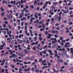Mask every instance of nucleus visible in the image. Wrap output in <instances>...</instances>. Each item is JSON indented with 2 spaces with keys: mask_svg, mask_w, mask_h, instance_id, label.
Listing matches in <instances>:
<instances>
[{
  "mask_svg": "<svg viewBox=\"0 0 73 73\" xmlns=\"http://www.w3.org/2000/svg\"><path fill=\"white\" fill-rule=\"evenodd\" d=\"M55 42L54 41H52V44H55Z\"/></svg>",
  "mask_w": 73,
  "mask_h": 73,
  "instance_id": "43",
  "label": "nucleus"
},
{
  "mask_svg": "<svg viewBox=\"0 0 73 73\" xmlns=\"http://www.w3.org/2000/svg\"><path fill=\"white\" fill-rule=\"evenodd\" d=\"M4 23L5 24H8V22L7 21H5Z\"/></svg>",
  "mask_w": 73,
  "mask_h": 73,
  "instance_id": "38",
  "label": "nucleus"
},
{
  "mask_svg": "<svg viewBox=\"0 0 73 73\" xmlns=\"http://www.w3.org/2000/svg\"><path fill=\"white\" fill-rule=\"evenodd\" d=\"M54 17L55 20H58V17L57 15H55L54 16Z\"/></svg>",
  "mask_w": 73,
  "mask_h": 73,
  "instance_id": "3",
  "label": "nucleus"
},
{
  "mask_svg": "<svg viewBox=\"0 0 73 73\" xmlns=\"http://www.w3.org/2000/svg\"><path fill=\"white\" fill-rule=\"evenodd\" d=\"M69 9H67L66 11H65L64 12V13H69Z\"/></svg>",
  "mask_w": 73,
  "mask_h": 73,
  "instance_id": "6",
  "label": "nucleus"
},
{
  "mask_svg": "<svg viewBox=\"0 0 73 73\" xmlns=\"http://www.w3.org/2000/svg\"><path fill=\"white\" fill-rule=\"evenodd\" d=\"M29 31H30V33H31V34H32V33H33V32L32 31V30H29Z\"/></svg>",
  "mask_w": 73,
  "mask_h": 73,
  "instance_id": "25",
  "label": "nucleus"
},
{
  "mask_svg": "<svg viewBox=\"0 0 73 73\" xmlns=\"http://www.w3.org/2000/svg\"><path fill=\"white\" fill-rule=\"evenodd\" d=\"M1 15L2 16V17H3V16H4V13L3 12L2 13H1Z\"/></svg>",
  "mask_w": 73,
  "mask_h": 73,
  "instance_id": "16",
  "label": "nucleus"
},
{
  "mask_svg": "<svg viewBox=\"0 0 73 73\" xmlns=\"http://www.w3.org/2000/svg\"><path fill=\"white\" fill-rule=\"evenodd\" d=\"M42 62H44V63H45V62H46V60H44L42 61Z\"/></svg>",
  "mask_w": 73,
  "mask_h": 73,
  "instance_id": "53",
  "label": "nucleus"
},
{
  "mask_svg": "<svg viewBox=\"0 0 73 73\" xmlns=\"http://www.w3.org/2000/svg\"><path fill=\"white\" fill-rule=\"evenodd\" d=\"M23 17V15H20L19 17V19H21Z\"/></svg>",
  "mask_w": 73,
  "mask_h": 73,
  "instance_id": "17",
  "label": "nucleus"
},
{
  "mask_svg": "<svg viewBox=\"0 0 73 73\" xmlns=\"http://www.w3.org/2000/svg\"><path fill=\"white\" fill-rule=\"evenodd\" d=\"M2 62H5V59H4L2 61Z\"/></svg>",
  "mask_w": 73,
  "mask_h": 73,
  "instance_id": "59",
  "label": "nucleus"
},
{
  "mask_svg": "<svg viewBox=\"0 0 73 73\" xmlns=\"http://www.w3.org/2000/svg\"><path fill=\"white\" fill-rule=\"evenodd\" d=\"M65 29H66L67 30L66 31V33H69V30L68 28H65Z\"/></svg>",
  "mask_w": 73,
  "mask_h": 73,
  "instance_id": "7",
  "label": "nucleus"
},
{
  "mask_svg": "<svg viewBox=\"0 0 73 73\" xmlns=\"http://www.w3.org/2000/svg\"><path fill=\"white\" fill-rule=\"evenodd\" d=\"M31 64V61H28L27 62L28 64Z\"/></svg>",
  "mask_w": 73,
  "mask_h": 73,
  "instance_id": "39",
  "label": "nucleus"
},
{
  "mask_svg": "<svg viewBox=\"0 0 73 73\" xmlns=\"http://www.w3.org/2000/svg\"><path fill=\"white\" fill-rule=\"evenodd\" d=\"M56 29L57 30H60V27H56Z\"/></svg>",
  "mask_w": 73,
  "mask_h": 73,
  "instance_id": "52",
  "label": "nucleus"
},
{
  "mask_svg": "<svg viewBox=\"0 0 73 73\" xmlns=\"http://www.w3.org/2000/svg\"><path fill=\"white\" fill-rule=\"evenodd\" d=\"M34 16L35 17L36 19H38V16H37V15H34Z\"/></svg>",
  "mask_w": 73,
  "mask_h": 73,
  "instance_id": "13",
  "label": "nucleus"
},
{
  "mask_svg": "<svg viewBox=\"0 0 73 73\" xmlns=\"http://www.w3.org/2000/svg\"><path fill=\"white\" fill-rule=\"evenodd\" d=\"M55 33H56V34H58V31L57 30H55Z\"/></svg>",
  "mask_w": 73,
  "mask_h": 73,
  "instance_id": "14",
  "label": "nucleus"
},
{
  "mask_svg": "<svg viewBox=\"0 0 73 73\" xmlns=\"http://www.w3.org/2000/svg\"><path fill=\"white\" fill-rule=\"evenodd\" d=\"M42 18V17L40 16L39 17V20H40L41 19V18Z\"/></svg>",
  "mask_w": 73,
  "mask_h": 73,
  "instance_id": "40",
  "label": "nucleus"
},
{
  "mask_svg": "<svg viewBox=\"0 0 73 73\" xmlns=\"http://www.w3.org/2000/svg\"><path fill=\"white\" fill-rule=\"evenodd\" d=\"M35 72H36V73L39 72V71L38 70V69H37L35 70Z\"/></svg>",
  "mask_w": 73,
  "mask_h": 73,
  "instance_id": "10",
  "label": "nucleus"
},
{
  "mask_svg": "<svg viewBox=\"0 0 73 73\" xmlns=\"http://www.w3.org/2000/svg\"><path fill=\"white\" fill-rule=\"evenodd\" d=\"M2 43L3 44H6L5 41H2Z\"/></svg>",
  "mask_w": 73,
  "mask_h": 73,
  "instance_id": "18",
  "label": "nucleus"
},
{
  "mask_svg": "<svg viewBox=\"0 0 73 73\" xmlns=\"http://www.w3.org/2000/svg\"><path fill=\"white\" fill-rule=\"evenodd\" d=\"M24 63L25 64H27V62H24Z\"/></svg>",
  "mask_w": 73,
  "mask_h": 73,
  "instance_id": "61",
  "label": "nucleus"
},
{
  "mask_svg": "<svg viewBox=\"0 0 73 73\" xmlns=\"http://www.w3.org/2000/svg\"><path fill=\"white\" fill-rule=\"evenodd\" d=\"M58 4V3L57 2H54L53 3V4L54 5H56V4Z\"/></svg>",
  "mask_w": 73,
  "mask_h": 73,
  "instance_id": "37",
  "label": "nucleus"
},
{
  "mask_svg": "<svg viewBox=\"0 0 73 73\" xmlns=\"http://www.w3.org/2000/svg\"><path fill=\"white\" fill-rule=\"evenodd\" d=\"M8 7H12V6L11 4H9L8 5Z\"/></svg>",
  "mask_w": 73,
  "mask_h": 73,
  "instance_id": "30",
  "label": "nucleus"
},
{
  "mask_svg": "<svg viewBox=\"0 0 73 73\" xmlns=\"http://www.w3.org/2000/svg\"><path fill=\"white\" fill-rule=\"evenodd\" d=\"M4 65V63H1V64H0V65L1 66H3Z\"/></svg>",
  "mask_w": 73,
  "mask_h": 73,
  "instance_id": "55",
  "label": "nucleus"
},
{
  "mask_svg": "<svg viewBox=\"0 0 73 73\" xmlns=\"http://www.w3.org/2000/svg\"><path fill=\"white\" fill-rule=\"evenodd\" d=\"M65 56H66V57H67V58H69V55H67L66 54H65Z\"/></svg>",
  "mask_w": 73,
  "mask_h": 73,
  "instance_id": "22",
  "label": "nucleus"
},
{
  "mask_svg": "<svg viewBox=\"0 0 73 73\" xmlns=\"http://www.w3.org/2000/svg\"><path fill=\"white\" fill-rule=\"evenodd\" d=\"M42 40V38L40 37L39 38V40H40V41Z\"/></svg>",
  "mask_w": 73,
  "mask_h": 73,
  "instance_id": "54",
  "label": "nucleus"
},
{
  "mask_svg": "<svg viewBox=\"0 0 73 73\" xmlns=\"http://www.w3.org/2000/svg\"><path fill=\"white\" fill-rule=\"evenodd\" d=\"M39 54H40V56H42V53H41V52H39Z\"/></svg>",
  "mask_w": 73,
  "mask_h": 73,
  "instance_id": "46",
  "label": "nucleus"
},
{
  "mask_svg": "<svg viewBox=\"0 0 73 73\" xmlns=\"http://www.w3.org/2000/svg\"><path fill=\"white\" fill-rule=\"evenodd\" d=\"M23 42L25 43H26V42H27V41H26L25 40H23Z\"/></svg>",
  "mask_w": 73,
  "mask_h": 73,
  "instance_id": "56",
  "label": "nucleus"
},
{
  "mask_svg": "<svg viewBox=\"0 0 73 73\" xmlns=\"http://www.w3.org/2000/svg\"><path fill=\"white\" fill-rule=\"evenodd\" d=\"M7 17H5V18L4 19V20H7Z\"/></svg>",
  "mask_w": 73,
  "mask_h": 73,
  "instance_id": "63",
  "label": "nucleus"
},
{
  "mask_svg": "<svg viewBox=\"0 0 73 73\" xmlns=\"http://www.w3.org/2000/svg\"><path fill=\"white\" fill-rule=\"evenodd\" d=\"M15 55H15V54H13V55H12V56H13V58H14V56Z\"/></svg>",
  "mask_w": 73,
  "mask_h": 73,
  "instance_id": "32",
  "label": "nucleus"
},
{
  "mask_svg": "<svg viewBox=\"0 0 73 73\" xmlns=\"http://www.w3.org/2000/svg\"><path fill=\"white\" fill-rule=\"evenodd\" d=\"M27 44H29V42L28 40H27Z\"/></svg>",
  "mask_w": 73,
  "mask_h": 73,
  "instance_id": "51",
  "label": "nucleus"
},
{
  "mask_svg": "<svg viewBox=\"0 0 73 73\" xmlns=\"http://www.w3.org/2000/svg\"><path fill=\"white\" fill-rule=\"evenodd\" d=\"M45 25H42V26L43 29H44V28H45Z\"/></svg>",
  "mask_w": 73,
  "mask_h": 73,
  "instance_id": "45",
  "label": "nucleus"
},
{
  "mask_svg": "<svg viewBox=\"0 0 73 73\" xmlns=\"http://www.w3.org/2000/svg\"><path fill=\"white\" fill-rule=\"evenodd\" d=\"M31 19L32 20H35V18L34 17H32L31 18Z\"/></svg>",
  "mask_w": 73,
  "mask_h": 73,
  "instance_id": "64",
  "label": "nucleus"
},
{
  "mask_svg": "<svg viewBox=\"0 0 73 73\" xmlns=\"http://www.w3.org/2000/svg\"><path fill=\"white\" fill-rule=\"evenodd\" d=\"M35 45H37V44H38V41H37L36 42H35Z\"/></svg>",
  "mask_w": 73,
  "mask_h": 73,
  "instance_id": "42",
  "label": "nucleus"
},
{
  "mask_svg": "<svg viewBox=\"0 0 73 73\" xmlns=\"http://www.w3.org/2000/svg\"><path fill=\"white\" fill-rule=\"evenodd\" d=\"M27 70L28 71H29L30 70V68H27Z\"/></svg>",
  "mask_w": 73,
  "mask_h": 73,
  "instance_id": "47",
  "label": "nucleus"
},
{
  "mask_svg": "<svg viewBox=\"0 0 73 73\" xmlns=\"http://www.w3.org/2000/svg\"><path fill=\"white\" fill-rule=\"evenodd\" d=\"M51 32L52 33H54V34L55 33V31L54 30H52Z\"/></svg>",
  "mask_w": 73,
  "mask_h": 73,
  "instance_id": "20",
  "label": "nucleus"
},
{
  "mask_svg": "<svg viewBox=\"0 0 73 73\" xmlns=\"http://www.w3.org/2000/svg\"><path fill=\"white\" fill-rule=\"evenodd\" d=\"M58 44H56L53 45L52 47H53V48H55L58 47Z\"/></svg>",
  "mask_w": 73,
  "mask_h": 73,
  "instance_id": "4",
  "label": "nucleus"
},
{
  "mask_svg": "<svg viewBox=\"0 0 73 73\" xmlns=\"http://www.w3.org/2000/svg\"><path fill=\"white\" fill-rule=\"evenodd\" d=\"M60 40H62L63 39V38L62 37H60Z\"/></svg>",
  "mask_w": 73,
  "mask_h": 73,
  "instance_id": "50",
  "label": "nucleus"
},
{
  "mask_svg": "<svg viewBox=\"0 0 73 73\" xmlns=\"http://www.w3.org/2000/svg\"><path fill=\"white\" fill-rule=\"evenodd\" d=\"M62 13V12H60V13L59 14V16H61Z\"/></svg>",
  "mask_w": 73,
  "mask_h": 73,
  "instance_id": "36",
  "label": "nucleus"
},
{
  "mask_svg": "<svg viewBox=\"0 0 73 73\" xmlns=\"http://www.w3.org/2000/svg\"><path fill=\"white\" fill-rule=\"evenodd\" d=\"M1 72H2V73H3L4 72V70L3 68L2 69Z\"/></svg>",
  "mask_w": 73,
  "mask_h": 73,
  "instance_id": "27",
  "label": "nucleus"
},
{
  "mask_svg": "<svg viewBox=\"0 0 73 73\" xmlns=\"http://www.w3.org/2000/svg\"><path fill=\"white\" fill-rule=\"evenodd\" d=\"M27 26H25V31H26L27 30Z\"/></svg>",
  "mask_w": 73,
  "mask_h": 73,
  "instance_id": "44",
  "label": "nucleus"
},
{
  "mask_svg": "<svg viewBox=\"0 0 73 73\" xmlns=\"http://www.w3.org/2000/svg\"><path fill=\"white\" fill-rule=\"evenodd\" d=\"M29 53V52L28 51H27L24 52V53L26 54H28Z\"/></svg>",
  "mask_w": 73,
  "mask_h": 73,
  "instance_id": "23",
  "label": "nucleus"
},
{
  "mask_svg": "<svg viewBox=\"0 0 73 73\" xmlns=\"http://www.w3.org/2000/svg\"><path fill=\"white\" fill-rule=\"evenodd\" d=\"M48 35L49 37H52V35H50V34H48Z\"/></svg>",
  "mask_w": 73,
  "mask_h": 73,
  "instance_id": "62",
  "label": "nucleus"
},
{
  "mask_svg": "<svg viewBox=\"0 0 73 73\" xmlns=\"http://www.w3.org/2000/svg\"><path fill=\"white\" fill-rule=\"evenodd\" d=\"M19 72H21L22 71V69L21 68H19Z\"/></svg>",
  "mask_w": 73,
  "mask_h": 73,
  "instance_id": "19",
  "label": "nucleus"
},
{
  "mask_svg": "<svg viewBox=\"0 0 73 73\" xmlns=\"http://www.w3.org/2000/svg\"><path fill=\"white\" fill-rule=\"evenodd\" d=\"M24 36V35L23 34H22V35H19V37H23Z\"/></svg>",
  "mask_w": 73,
  "mask_h": 73,
  "instance_id": "28",
  "label": "nucleus"
},
{
  "mask_svg": "<svg viewBox=\"0 0 73 73\" xmlns=\"http://www.w3.org/2000/svg\"><path fill=\"white\" fill-rule=\"evenodd\" d=\"M31 45H35V42H32V43H31Z\"/></svg>",
  "mask_w": 73,
  "mask_h": 73,
  "instance_id": "49",
  "label": "nucleus"
},
{
  "mask_svg": "<svg viewBox=\"0 0 73 73\" xmlns=\"http://www.w3.org/2000/svg\"><path fill=\"white\" fill-rule=\"evenodd\" d=\"M34 68H32V71H33V72H34V69H36L37 68V66H36V65H34Z\"/></svg>",
  "mask_w": 73,
  "mask_h": 73,
  "instance_id": "2",
  "label": "nucleus"
},
{
  "mask_svg": "<svg viewBox=\"0 0 73 73\" xmlns=\"http://www.w3.org/2000/svg\"><path fill=\"white\" fill-rule=\"evenodd\" d=\"M18 54L21 57L25 56V55L24 54H23V53L21 54L20 53H19Z\"/></svg>",
  "mask_w": 73,
  "mask_h": 73,
  "instance_id": "5",
  "label": "nucleus"
},
{
  "mask_svg": "<svg viewBox=\"0 0 73 73\" xmlns=\"http://www.w3.org/2000/svg\"><path fill=\"white\" fill-rule=\"evenodd\" d=\"M58 18L59 19H58V20L59 21H61V17L60 16Z\"/></svg>",
  "mask_w": 73,
  "mask_h": 73,
  "instance_id": "11",
  "label": "nucleus"
},
{
  "mask_svg": "<svg viewBox=\"0 0 73 73\" xmlns=\"http://www.w3.org/2000/svg\"><path fill=\"white\" fill-rule=\"evenodd\" d=\"M51 8L52 9V10H54V9H55V7H54V6H53V5H52L51 6Z\"/></svg>",
  "mask_w": 73,
  "mask_h": 73,
  "instance_id": "12",
  "label": "nucleus"
},
{
  "mask_svg": "<svg viewBox=\"0 0 73 73\" xmlns=\"http://www.w3.org/2000/svg\"><path fill=\"white\" fill-rule=\"evenodd\" d=\"M57 62L60 63H62L63 62V60L61 59H57Z\"/></svg>",
  "mask_w": 73,
  "mask_h": 73,
  "instance_id": "1",
  "label": "nucleus"
},
{
  "mask_svg": "<svg viewBox=\"0 0 73 73\" xmlns=\"http://www.w3.org/2000/svg\"><path fill=\"white\" fill-rule=\"evenodd\" d=\"M42 52H43V54H46V51H42Z\"/></svg>",
  "mask_w": 73,
  "mask_h": 73,
  "instance_id": "21",
  "label": "nucleus"
},
{
  "mask_svg": "<svg viewBox=\"0 0 73 73\" xmlns=\"http://www.w3.org/2000/svg\"><path fill=\"white\" fill-rule=\"evenodd\" d=\"M53 72H58V71H57L56 70H54Z\"/></svg>",
  "mask_w": 73,
  "mask_h": 73,
  "instance_id": "31",
  "label": "nucleus"
},
{
  "mask_svg": "<svg viewBox=\"0 0 73 73\" xmlns=\"http://www.w3.org/2000/svg\"><path fill=\"white\" fill-rule=\"evenodd\" d=\"M33 49L35 50H36V47L34 46V48H33Z\"/></svg>",
  "mask_w": 73,
  "mask_h": 73,
  "instance_id": "26",
  "label": "nucleus"
},
{
  "mask_svg": "<svg viewBox=\"0 0 73 73\" xmlns=\"http://www.w3.org/2000/svg\"><path fill=\"white\" fill-rule=\"evenodd\" d=\"M59 25H60V24L57 23L55 24V26H58Z\"/></svg>",
  "mask_w": 73,
  "mask_h": 73,
  "instance_id": "33",
  "label": "nucleus"
},
{
  "mask_svg": "<svg viewBox=\"0 0 73 73\" xmlns=\"http://www.w3.org/2000/svg\"><path fill=\"white\" fill-rule=\"evenodd\" d=\"M25 59H26V60L29 59H30V57H29V56H27L25 58Z\"/></svg>",
  "mask_w": 73,
  "mask_h": 73,
  "instance_id": "15",
  "label": "nucleus"
},
{
  "mask_svg": "<svg viewBox=\"0 0 73 73\" xmlns=\"http://www.w3.org/2000/svg\"><path fill=\"white\" fill-rule=\"evenodd\" d=\"M51 21H54V18H52L51 19Z\"/></svg>",
  "mask_w": 73,
  "mask_h": 73,
  "instance_id": "60",
  "label": "nucleus"
},
{
  "mask_svg": "<svg viewBox=\"0 0 73 73\" xmlns=\"http://www.w3.org/2000/svg\"><path fill=\"white\" fill-rule=\"evenodd\" d=\"M70 71L72 73H73V68H72V69H71Z\"/></svg>",
  "mask_w": 73,
  "mask_h": 73,
  "instance_id": "34",
  "label": "nucleus"
},
{
  "mask_svg": "<svg viewBox=\"0 0 73 73\" xmlns=\"http://www.w3.org/2000/svg\"><path fill=\"white\" fill-rule=\"evenodd\" d=\"M34 58V57L33 56H31V60H33V59Z\"/></svg>",
  "mask_w": 73,
  "mask_h": 73,
  "instance_id": "29",
  "label": "nucleus"
},
{
  "mask_svg": "<svg viewBox=\"0 0 73 73\" xmlns=\"http://www.w3.org/2000/svg\"><path fill=\"white\" fill-rule=\"evenodd\" d=\"M24 20H26V18L25 17H24L23 18H22L21 19V20L23 21Z\"/></svg>",
  "mask_w": 73,
  "mask_h": 73,
  "instance_id": "9",
  "label": "nucleus"
},
{
  "mask_svg": "<svg viewBox=\"0 0 73 73\" xmlns=\"http://www.w3.org/2000/svg\"><path fill=\"white\" fill-rule=\"evenodd\" d=\"M64 47H66V48H68V46L66 44L64 45Z\"/></svg>",
  "mask_w": 73,
  "mask_h": 73,
  "instance_id": "58",
  "label": "nucleus"
},
{
  "mask_svg": "<svg viewBox=\"0 0 73 73\" xmlns=\"http://www.w3.org/2000/svg\"><path fill=\"white\" fill-rule=\"evenodd\" d=\"M34 39L35 40L34 41H36V37H34Z\"/></svg>",
  "mask_w": 73,
  "mask_h": 73,
  "instance_id": "48",
  "label": "nucleus"
},
{
  "mask_svg": "<svg viewBox=\"0 0 73 73\" xmlns=\"http://www.w3.org/2000/svg\"><path fill=\"white\" fill-rule=\"evenodd\" d=\"M30 7L31 8H34V6H33V5H31Z\"/></svg>",
  "mask_w": 73,
  "mask_h": 73,
  "instance_id": "24",
  "label": "nucleus"
},
{
  "mask_svg": "<svg viewBox=\"0 0 73 73\" xmlns=\"http://www.w3.org/2000/svg\"><path fill=\"white\" fill-rule=\"evenodd\" d=\"M69 10H72V9H73V8L72 7H69Z\"/></svg>",
  "mask_w": 73,
  "mask_h": 73,
  "instance_id": "35",
  "label": "nucleus"
},
{
  "mask_svg": "<svg viewBox=\"0 0 73 73\" xmlns=\"http://www.w3.org/2000/svg\"><path fill=\"white\" fill-rule=\"evenodd\" d=\"M69 40H70L69 38L67 39L66 40V41H69Z\"/></svg>",
  "mask_w": 73,
  "mask_h": 73,
  "instance_id": "57",
  "label": "nucleus"
},
{
  "mask_svg": "<svg viewBox=\"0 0 73 73\" xmlns=\"http://www.w3.org/2000/svg\"><path fill=\"white\" fill-rule=\"evenodd\" d=\"M54 10H50V13H51V12H53V11H54Z\"/></svg>",
  "mask_w": 73,
  "mask_h": 73,
  "instance_id": "41",
  "label": "nucleus"
},
{
  "mask_svg": "<svg viewBox=\"0 0 73 73\" xmlns=\"http://www.w3.org/2000/svg\"><path fill=\"white\" fill-rule=\"evenodd\" d=\"M7 33L8 35H9V37H12V35L9 34V33L8 31H7Z\"/></svg>",
  "mask_w": 73,
  "mask_h": 73,
  "instance_id": "8",
  "label": "nucleus"
}]
</instances>
